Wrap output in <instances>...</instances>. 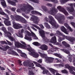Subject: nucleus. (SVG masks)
Listing matches in <instances>:
<instances>
[{"mask_svg":"<svg viewBox=\"0 0 75 75\" xmlns=\"http://www.w3.org/2000/svg\"><path fill=\"white\" fill-rule=\"evenodd\" d=\"M1 30L4 32H6V28L4 27H2Z\"/></svg>","mask_w":75,"mask_h":75,"instance_id":"de8ad7c7","label":"nucleus"},{"mask_svg":"<svg viewBox=\"0 0 75 75\" xmlns=\"http://www.w3.org/2000/svg\"><path fill=\"white\" fill-rule=\"evenodd\" d=\"M69 1V0H61L60 1V2L62 4H63V3H65L66 2H67Z\"/></svg>","mask_w":75,"mask_h":75,"instance_id":"79ce46f5","label":"nucleus"},{"mask_svg":"<svg viewBox=\"0 0 75 75\" xmlns=\"http://www.w3.org/2000/svg\"><path fill=\"white\" fill-rule=\"evenodd\" d=\"M22 6L24 7L25 8V11H26V10L27 8H29V9L28 10V11H30L31 10H34V8L28 3H27V4H25L22 5Z\"/></svg>","mask_w":75,"mask_h":75,"instance_id":"423d86ee","label":"nucleus"},{"mask_svg":"<svg viewBox=\"0 0 75 75\" xmlns=\"http://www.w3.org/2000/svg\"><path fill=\"white\" fill-rule=\"evenodd\" d=\"M38 62H39V63H41V62H42V60L41 59H40L38 61Z\"/></svg>","mask_w":75,"mask_h":75,"instance_id":"338daca9","label":"nucleus"},{"mask_svg":"<svg viewBox=\"0 0 75 75\" xmlns=\"http://www.w3.org/2000/svg\"><path fill=\"white\" fill-rule=\"evenodd\" d=\"M18 52H19V53L20 54H21L23 53V52H22V51L20 50H18Z\"/></svg>","mask_w":75,"mask_h":75,"instance_id":"0e129e2a","label":"nucleus"},{"mask_svg":"<svg viewBox=\"0 0 75 75\" xmlns=\"http://www.w3.org/2000/svg\"><path fill=\"white\" fill-rule=\"evenodd\" d=\"M27 34L28 35H29V36H30L31 35V34L30 33V32H28V31H27Z\"/></svg>","mask_w":75,"mask_h":75,"instance_id":"6e6d98bb","label":"nucleus"},{"mask_svg":"<svg viewBox=\"0 0 75 75\" xmlns=\"http://www.w3.org/2000/svg\"><path fill=\"white\" fill-rule=\"evenodd\" d=\"M12 52H13V54H15V55H16L17 56H18V54H17V53L16 52H15L14 51H12Z\"/></svg>","mask_w":75,"mask_h":75,"instance_id":"603ef678","label":"nucleus"},{"mask_svg":"<svg viewBox=\"0 0 75 75\" xmlns=\"http://www.w3.org/2000/svg\"><path fill=\"white\" fill-rule=\"evenodd\" d=\"M0 69H1L2 71H3L5 70V69L4 68V67L0 66Z\"/></svg>","mask_w":75,"mask_h":75,"instance_id":"052dcab7","label":"nucleus"},{"mask_svg":"<svg viewBox=\"0 0 75 75\" xmlns=\"http://www.w3.org/2000/svg\"><path fill=\"white\" fill-rule=\"evenodd\" d=\"M57 19L58 20L59 23H62V20H63V21L65 20L64 16H57Z\"/></svg>","mask_w":75,"mask_h":75,"instance_id":"9b49d317","label":"nucleus"},{"mask_svg":"<svg viewBox=\"0 0 75 75\" xmlns=\"http://www.w3.org/2000/svg\"><path fill=\"white\" fill-rule=\"evenodd\" d=\"M34 74V73H33V71H30V70H29V75H33Z\"/></svg>","mask_w":75,"mask_h":75,"instance_id":"49530a36","label":"nucleus"},{"mask_svg":"<svg viewBox=\"0 0 75 75\" xmlns=\"http://www.w3.org/2000/svg\"><path fill=\"white\" fill-rule=\"evenodd\" d=\"M39 33L42 38H44L45 37V32L43 30H41L39 31Z\"/></svg>","mask_w":75,"mask_h":75,"instance_id":"2eb2a0df","label":"nucleus"},{"mask_svg":"<svg viewBox=\"0 0 75 75\" xmlns=\"http://www.w3.org/2000/svg\"><path fill=\"white\" fill-rule=\"evenodd\" d=\"M48 70L46 69H45L43 70V74H48Z\"/></svg>","mask_w":75,"mask_h":75,"instance_id":"ea45409f","label":"nucleus"},{"mask_svg":"<svg viewBox=\"0 0 75 75\" xmlns=\"http://www.w3.org/2000/svg\"><path fill=\"white\" fill-rule=\"evenodd\" d=\"M62 51H63V52H64V53H65V54H68L69 55H70V53L68 51V50L65 49H63L62 50Z\"/></svg>","mask_w":75,"mask_h":75,"instance_id":"b1692460","label":"nucleus"},{"mask_svg":"<svg viewBox=\"0 0 75 75\" xmlns=\"http://www.w3.org/2000/svg\"><path fill=\"white\" fill-rule=\"evenodd\" d=\"M0 14L1 15H3L4 16V15L5 14V13L2 11V9L0 7Z\"/></svg>","mask_w":75,"mask_h":75,"instance_id":"c9c22d12","label":"nucleus"},{"mask_svg":"<svg viewBox=\"0 0 75 75\" xmlns=\"http://www.w3.org/2000/svg\"><path fill=\"white\" fill-rule=\"evenodd\" d=\"M8 30L9 31H10V32H11V33H13V32L14 31L13 29V28H12L11 27H8Z\"/></svg>","mask_w":75,"mask_h":75,"instance_id":"4c0bfd02","label":"nucleus"},{"mask_svg":"<svg viewBox=\"0 0 75 75\" xmlns=\"http://www.w3.org/2000/svg\"><path fill=\"white\" fill-rule=\"evenodd\" d=\"M25 11V8L24 7H22L20 8V9H18L16 11L18 13H21V11Z\"/></svg>","mask_w":75,"mask_h":75,"instance_id":"6ab92c4d","label":"nucleus"},{"mask_svg":"<svg viewBox=\"0 0 75 75\" xmlns=\"http://www.w3.org/2000/svg\"><path fill=\"white\" fill-rule=\"evenodd\" d=\"M47 5L48 6H49V7H52V5L50 3L47 4Z\"/></svg>","mask_w":75,"mask_h":75,"instance_id":"680f3d73","label":"nucleus"},{"mask_svg":"<svg viewBox=\"0 0 75 75\" xmlns=\"http://www.w3.org/2000/svg\"><path fill=\"white\" fill-rule=\"evenodd\" d=\"M31 13L32 14H38L40 16H42V14L41 13L36 11H31Z\"/></svg>","mask_w":75,"mask_h":75,"instance_id":"dca6fc26","label":"nucleus"},{"mask_svg":"<svg viewBox=\"0 0 75 75\" xmlns=\"http://www.w3.org/2000/svg\"><path fill=\"white\" fill-rule=\"evenodd\" d=\"M62 43L63 45H64L65 47H66V48L70 47V45L69 44H67L66 42L63 41L62 42Z\"/></svg>","mask_w":75,"mask_h":75,"instance_id":"f3484780","label":"nucleus"},{"mask_svg":"<svg viewBox=\"0 0 75 75\" xmlns=\"http://www.w3.org/2000/svg\"><path fill=\"white\" fill-rule=\"evenodd\" d=\"M62 12L63 13L65 14V16H67L68 15V13L67 11H66V10L65 9V8L63 9V11H62Z\"/></svg>","mask_w":75,"mask_h":75,"instance_id":"c756f323","label":"nucleus"},{"mask_svg":"<svg viewBox=\"0 0 75 75\" xmlns=\"http://www.w3.org/2000/svg\"><path fill=\"white\" fill-rule=\"evenodd\" d=\"M61 72L63 74H68V71L66 70V69H64L62 71H61Z\"/></svg>","mask_w":75,"mask_h":75,"instance_id":"72a5a7b5","label":"nucleus"},{"mask_svg":"<svg viewBox=\"0 0 75 75\" xmlns=\"http://www.w3.org/2000/svg\"><path fill=\"white\" fill-rule=\"evenodd\" d=\"M7 42L8 43V44L9 45H12V44L9 41H8L7 40H6Z\"/></svg>","mask_w":75,"mask_h":75,"instance_id":"13d9d810","label":"nucleus"},{"mask_svg":"<svg viewBox=\"0 0 75 75\" xmlns=\"http://www.w3.org/2000/svg\"><path fill=\"white\" fill-rule=\"evenodd\" d=\"M11 36V33L10 32H8L7 33V37L11 39V40L12 41H14V38Z\"/></svg>","mask_w":75,"mask_h":75,"instance_id":"aec40b11","label":"nucleus"},{"mask_svg":"<svg viewBox=\"0 0 75 75\" xmlns=\"http://www.w3.org/2000/svg\"><path fill=\"white\" fill-rule=\"evenodd\" d=\"M50 71H51L53 75H55V73L56 72V70L51 68H50L49 69Z\"/></svg>","mask_w":75,"mask_h":75,"instance_id":"393cba45","label":"nucleus"},{"mask_svg":"<svg viewBox=\"0 0 75 75\" xmlns=\"http://www.w3.org/2000/svg\"><path fill=\"white\" fill-rule=\"evenodd\" d=\"M4 23L7 26H9V25H11V22L10 21H4Z\"/></svg>","mask_w":75,"mask_h":75,"instance_id":"412c9836","label":"nucleus"},{"mask_svg":"<svg viewBox=\"0 0 75 75\" xmlns=\"http://www.w3.org/2000/svg\"><path fill=\"white\" fill-rule=\"evenodd\" d=\"M48 17L50 20L47 17H45V20H46V22L49 21V23L51 24L54 27V28H55L56 29V28H58L59 27V25L57 24L54 18L51 16H49Z\"/></svg>","mask_w":75,"mask_h":75,"instance_id":"f03ea898","label":"nucleus"},{"mask_svg":"<svg viewBox=\"0 0 75 75\" xmlns=\"http://www.w3.org/2000/svg\"><path fill=\"white\" fill-rule=\"evenodd\" d=\"M22 15H23V16L25 17V18H29L28 16H27V15H25V13H22Z\"/></svg>","mask_w":75,"mask_h":75,"instance_id":"864d4df0","label":"nucleus"},{"mask_svg":"<svg viewBox=\"0 0 75 75\" xmlns=\"http://www.w3.org/2000/svg\"><path fill=\"white\" fill-rule=\"evenodd\" d=\"M67 18H69L70 20H73L74 19V17L73 16H70L67 17Z\"/></svg>","mask_w":75,"mask_h":75,"instance_id":"4d7b16f0","label":"nucleus"},{"mask_svg":"<svg viewBox=\"0 0 75 75\" xmlns=\"http://www.w3.org/2000/svg\"><path fill=\"white\" fill-rule=\"evenodd\" d=\"M21 43L23 44L24 45H25L21 44V43H19L18 42H15V45L16 47L17 48H23V49H25V50H27V49H24L22 47L21 45H24V46H25L27 48H28L27 47V45L25 43V42L23 41H21Z\"/></svg>","mask_w":75,"mask_h":75,"instance_id":"39448f33","label":"nucleus"},{"mask_svg":"<svg viewBox=\"0 0 75 75\" xmlns=\"http://www.w3.org/2000/svg\"><path fill=\"white\" fill-rule=\"evenodd\" d=\"M56 33L57 34H58V35L60 36H62L63 38H64L66 36L64 35V34H63L62 33L60 32V31L59 30H57L56 31Z\"/></svg>","mask_w":75,"mask_h":75,"instance_id":"a211bd4d","label":"nucleus"},{"mask_svg":"<svg viewBox=\"0 0 75 75\" xmlns=\"http://www.w3.org/2000/svg\"><path fill=\"white\" fill-rule=\"evenodd\" d=\"M4 48L5 49L0 46V50L4 51H6L7 50L10 48V47L8 46H6L4 47Z\"/></svg>","mask_w":75,"mask_h":75,"instance_id":"4be33fe9","label":"nucleus"},{"mask_svg":"<svg viewBox=\"0 0 75 75\" xmlns=\"http://www.w3.org/2000/svg\"><path fill=\"white\" fill-rule=\"evenodd\" d=\"M70 24L75 28V23H74V22H71Z\"/></svg>","mask_w":75,"mask_h":75,"instance_id":"3c124183","label":"nucleus"},{"mask_svg":"<svg viewBox=\"0 0 75 75\" xmlns=\"http://www.w3.org/2000/svg\"><path fill=\"white\" fill-rule=\"evenodd\" d=\"M25 39L27 40H29V41H31L32 39L31 37H28L27 35H25Z\"/></svg>","mask_w":75,"mask_h":75,"instance_id":"473e14b6","label":"nucleus"},{"mask_svg":"<svg viewBox=\"0 0 75 75\" xmlns=\"http://www.w3.org/2000/svg\"><path fill=\"white\" fill-rule=\"evenodd\" d=\"M39 26L41 28H44V27L43 26V25H42V24H40L39 25Z\"/></svg>","mask_w":75,"mask_h":75,"instance_id":"bf43d9fd","label":"nucleus"},{"mask_svg":"<svg viewBox=\"0 0 75 75\" xmlns=\"http://www.w3.org/2000/svg\"><path fill=\"white\" fill-rule=\"evenodd\" d=\"M40 49L42 50H43V51H47L48 50V46L45 45H43L41 46L40 47Z\"/></svg>","mask_w":75,"mask_h":75,"instance_id":"9d476101","label":"nucleus"},{"mask_svg":"<svg viewBox=\"0 0 75 75\" xmlns=\"http://www.w3.org/2000/svg\"><path fill=\"white\" fill-rule=\"evenodd\" d=\"M33 44L36 46H40L41 44L40 43H38V42H35L33 43Z\"/></svg>","mask_w":75,"mask_h":75,"instance_id":"c85d7f7f","label":"nucleus"},{"mask_svg":"<svg viewBox=\"0 0 75 75\" xmlns=\"http://www.w3.org/2000/svg\"><path fill=\"white\" fill-rule=\"evenodd\" d=\"M0 42L1 44H7V42L6 41H0Z\"/></svg>","mask_w":75,"mask_h":75,"instance_id":"a18cd8bd","label":"nucleus"},{"mask_svg":"<svg viewBox=\"0 0 75 75\" xmlns=\"http://www.w3.org/2000/svg\"><path fill=\"white\" fill-rule=\"evenodd\" d=\"M54 55L56 57H59V58H62V56L61 55V54H58V53H54Z\"/></svg>","mask_w":75,"mask_h":75,"instance_id":"2f4dec72","label":"nucleus"},{"mask_svg":"<svg viewBox=\"0 0 75 75\" xmlns=\"http://www.w3.org/2000/svg\"><path fill=\"white\" fill-rule=\"evenodd\" d=\"M20 55L22 57H23L24 58H26V57H27V55H26V54L24 53H21Z\"/></svg>","mask_w":75,"mask_h":75,"instance_id":"58836bf2","label":"nucleus"},{"mask_svg":"<svg viewBox=\"0 0 75 75\" xmlns=\"http://www.w3.org/2000/svg\"><path fill=\"white\" fill-rule=\"evenodd\" d=\"M11 10L12 11H16V8H12L11 9Z\"/></svg>","mask_w":75,"mask_h":75,"instance_id":"69168bd1","label":"nucleus"},{"mask_svg":"<svg viewBox=\"0 0 75 75\" xmlns=\"http://www.w3.org/2000/svg\"><path fill=\"white\" fill-rule=\"evenodd\" d=\"M64 25L68 29H69L70 31H71V32H72V31H73V30H72V28H71V27L69 26V25L68 24L65 23Z\"/></svg>","mask_w":75,"mask_h":75,"instance_id":"5701e85b","label":"nucleus"},{"mask_svg":"<svg viewBox=\"0 0 75 75\" xmlns=\"http://www.w3.org/2000/svg\"><path fill=\"white\" fill-rule=\"evenodd\" d=\"M58 41L59 42H61V41H62V38L59 36H58Z\"/></svg>","mask_w":75,"mask_h":75,"instance_id":"09e8293b","label":"nucleus"},{"mask_svg":"<svg viewBox=\"0 0 75 75\" xmlns=\"http://www.w3.org/2000/svg\"><path fill=\"white\" fill-rule=\"evenodd\" d=\"M11 17L12 20H14V21H15V20H16V21H20L22 23L27 24V21L24 18L19 15H16L15 16L11 15Z\"/></svg>","mask_w":75,"mask_h":75,"instance_id":"20e7f679","label":"nucleus"},{"mask_svg":"<svg viewBox=\"0 0 75 75\" xmlns=\"http://www.w3.org/2000/svg\"><path fill=\"white\" fill-rule=\"evenodd\" d=\"M30 20L31 21H33L34 23L35 24H37L38 23V21L39 19L36 16H32L30 19Z\"/></svg>","mask_w":75,"mask_h":75,"instance_id":"6e6552de","label":"nucleus"},{"mask_svg":"<svg viewBox=\"0 0 75 75\" xmlns=\"http://www.w3.org/2000/svg\"><path fill=\"white\" fill-rule=\"evenodd\" d=\"M44 24L45 26L47 28H48V29H50V28H51V27L50 26V25L48 24V23H45Z\"/></svg>","mask_w":75,"mask_h":75,"instance_id":"bb28decb","label":"nucleus"},{"mask_svg":"<svg viewBox=\"0 0 75 75\" xmlns=\"http://www.w3.org/2000/svg\"><path fill=\"white\" fill-rule=\"evenodd\" d=\"M60 29L61 30L66 34H68V33L67 32V29L65 28L64 26H62L60 28Z\"/></svg>","mask_w":75,"mask_h":75,"instance_id":"4468645a","label":"nucleus"},{"mask_svg":"<svg viewBox=\"0 0 75 75\" xmlns=\"http://www.w3.org/2000/svg\"><path fill=\"white\" fill-rule=\"evenodd\" d=\"M42 8L43 10L45 11H48V9H47V8L46 6H43L42 7Z\"/></svg>","mask_w":75,"mask_h":75,"instance_id":"a19ab883","label":"nucleus"},{"mask_svg":"<svg viewBox=\"0 0 75 75\" xmlns=\"http://www.w3.org/2000/svg\"><path fill=\"white\" fill-rule=\"evenodd\" d=\"M40 57L42 58H45V62L48 63H52L54 59L51 57H47V55L45 54L42 53L40 52H39Z\"/></svg>","mask_w":75,"mask_h":75,"instance_id":"7ed1b4c3","label":"nucleus"},{"mask_svg":"<svg viewBox=\"0 0 75 75\" xmlns=\"http://www.w3.org/2000/svg\"><path fill=\"white\" fill-rule=\"evenodd\" d=\"M34 66V65L33 63H28V67H33Z\"/></svg>","mask_w":75,"mask_h":75,"instance_id":"37998d69","label":"nucleus"},{"mask_svg":"<svg viewBox=\"0 0 75 75\" xmlns=\"http://www.w3.org/2000/svg\"><path fill=\"white\" fill-rule=\"evenodd\" d=\"M46 1H51V2H54V4H56V3H58V1L57 0H45Z\"/></svg>","mask_w":75,"mask_h":75,"instance_id":"7c9ffc66","label":"nucleus"},{"mask_svg":"<svg viewBox=\"0 0 75 75\" xmlns=\"http://www.w3.org/2000/svg\"><path fill=\"white\" fill-rule=\"evenodd\" d=\"M30 1H32V2H33L34 3H38V0H29Z\"/></svg>","mask_w":75,"mask_h":75,"instance_id":"c03bdc74","label":"nucleus"},{"mask_svg":"<svg viewBox=\"0 0 75 75\" xmlns=\"http://www.w3.org/2000/svg\"><path fill=\"white\" fill-rule=\"evenodd\" d=\"M1 3L2 6H4V7H7L6 3V1H4V2H1Z\"/></svg>","mask_w":75,"mask_h":75,"instance_id":"f704fd0d","label":"nucleus"},{"mask_svg":"<svg viewBox=\"0 0 75 75\" xmlns=\"http://www.w3.org/2000/svg\"><path fill=\"white\" fill-rule=\"evenodd\" d=\"M57 8L60 11H61L62 12V11L64 9V8L61 7V6H59L57 7Z\"/></svg>","mask_w":75,"mask_h":75,"instance_id":"cd10ccee","label":"nucleus"},{"mask_svg":"<svg viewBox=\"0 0 75 75\" xmlns=\"http://www.w3.org/2000/svg\"><path fill=\"white\" fill-rule=\"evenodd\" d=\"M8 3L11 4L12 6H16V4L14 2V1H8Z\"/></svg>","mask_w":75,"mask_h":75,"instance_id":"a878e982","label":"nucleus"},{"mask_svg":"<svg viewBox=\"0 0 75 75\" xmlns=\"http://www.w3.org/2000/svg\"><path fill=\"white\" fill-rule=\"evenodd\" d=\"M5 11H6V13H8L9 14H11V12L9 10H7V9H5Z\"/></svg>","mask_w":75,"mask_h":75,"instance_id":"8fccbe9b","label":"nucleus"},{"mask_svg":"<svg viewBox=\"0 0 75 75\" xmlns=\"http://www.w3.org/2000/svg\"><path fill=\"white\" fill-rule=\"evenodd\" d=\"M64 38L69 41L71 42H74L75 41V38L74 37L71 38L69 36H66Z\"/></svg>","mask_w":75,"mask_h":75,"instance_id":"1a4fd4ad","label":"nucleus"},{"mask_svg":"<svg viewBox=\"0 0 75 75\" xmlns=\"http://www.w3.org/2000/svg\"><path fill=\"white\" fill-rule=\"evenodd\" d=\"M23 27L24 28H25V29H27L28 27L27 25H24L23 26Z\"/></svg>","mask_w":75,"mask_h":75,"instance_id":"e2e57ef3","label":"nucleus"},{"mask_svg":"<svg viewBox=\"0 0 75 75\" xmlns=\"http://www.w3.org/2000/svg\"><path fill=\"white\" fill-rule=\"evenodd\" d=\"M69 61H70V62H72V59H71V58H69Z\"/></svg>","mask_w":75,"mask_h":75,"instance_id":"774afa93","label":"nucleus"},{"mask_svg":"<svg viewBox=\"0 0 75 75\" xmlns=\"http://www.w3.org/2000/svg\"><path fill=\"white\" fill-rule=\"evenodd\" d=\"M36 66H37V67H41V65L40 64L38 63L36 64Z\"/></svg>","mask_w":75,"mask_h":75,"instance_id":"5fc2aeb1","label":"nucleus"},{"mask_svg":"<svg viewBox=\"0 0 75 75\" xmlns=\"http://www.w3.org/2000/svg\"><path fill=\"white\" fill-rule=\"evenodd\" d=\"M20 25H21L18 23H15L13 25V27L15 29H18L20 28Z\"/></svg>","mask_w":75,"mask_h":75,"instance_id":"ddd939ff","label":"nucleus"},{"mask_svg":"<svg viewBox=\"0 0 75 75\" xmlns=\"http://www.w3.org/2000/svg\"><path fill=\"white\" fill-rule=\"evenodd\" d=\"M58 12V10L55 8H52V9H51L50 11H48V13L50 14H51L52 15V14H54V13H55L56 14H57V13Z\"/></svg>","mask_w":75,"mask_h":75,"instance_id":"0eeeda50","label":"nucleus"},{"mask_svg":"<svg viewBox=\"0 0 75 75\" xmlns=\"http://www.w3.org/2000/svg\"><path fill=\"white\" fill-rule=\"evenodd\" d=\"M21 47L24 49H27V50L29 51V54L31 56H32L34 58H37L39 57V54L35 52H34V51H33V50L32 48L31 47V46L30 45H27L28 47V48H27V47L21 45Z\"/></svg>","mask_w":75,"mask_h":75,"instance_id":"f257e3e1","label":"nucleus"},{"mask_svg":"<svg viewBox=\"0 0 75 75\" xmlns=\"http://www.w3.org/2000/svg\"><path fill=\"white\" fill-rule=\"evenodd\" d=\"M23 65L25 67H28V63L27 62H23Z\"/></svg>","mask_w":75,"mask_h":75,"instance_id":"e433bc0d","label":"nucleus"},{"mask_svg":"<svg viewBox=\"0 0 75 75\" xmlns=\"http://www.w3.org/2000/svg\"><path fill=\"white\" fill-rule=\"evenodd\" d=\"M50 42L53 44H55L57 42V38L55 36L53 37L52 38Z\"/></svg>","mask_w":75,"mask_h":75,"instance_id":"f8f14e48","label":"nucleus"}]
</instances>
